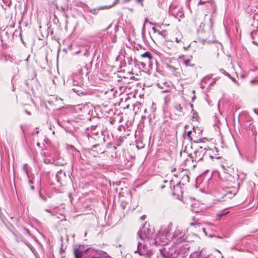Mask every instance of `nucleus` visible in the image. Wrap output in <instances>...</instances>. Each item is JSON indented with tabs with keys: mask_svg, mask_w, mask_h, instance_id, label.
Returning <instances> with one entry per match:
<instances>
[{
	"mask_svg": "<svg viewBox=\"0 0 258 258\" xmlns=\"http://www.w3.org/2000/svg\"><path fill=\"white\" fill-rule=\"evenodd\" d=\"M190 248L189 244L185 243L181 246L166 245L160 248L159 250L161 255L165 258H185Z\"/></svg>",
	"mask_w": 258,
	"mask_h": 258,
	"instance_id": "obj_1",
	"label": "nucleus"
},
{
	"mask_svg": "<svg viewBox=\"0 0 258 258\" xmlns=\"http://www.w3.org/2000/svg\"><path fill=\"white\" fill-rule=\"evenodd\" d=\"M115 30L110 33L106 30H103L102 32L98 33V36L101 40L102 47L103 50L109 49L111 48L113 44L116 42V36L115 34Z\"/></svg>",
	"mask_w": 258,
	"mask_h": 258,
	"instance_id": "obj_2",
	"label": "nucleus"
},
{
	"mask_svg": "<svg viewBox=\"0 0 258 258\" xmlns=\"http://www.w3.org/2000/svg\"><path fill=\"white\" fill-rule=\"evenodd\" d=\"M171 239L174 241V245L181 246L185 243H188L187 236H186L185 231L176 228L172 234Z\"/></svg>",
	"mask_w": 258,
	"mask_h": 258,
	"instance_id": "obj_3",
	"label": "nucleus"
},
{
	"mask_svg": "<svg viewBox=\"0 0 258 258\" xmlns=\"http://www.w3.org/2000/svg\"><path fill=\"white\" fill-rule=\"evenodd\" d=\"M91 139L95 140L97 143L92 147L90 152H94L95 151L94 149L96 148H99L100 149V144L108 142V139H109L107 128H105L102 130L100 131V133H99V135H96V136L92 137Z\"/></svg>",
	"mask_w": 258,
	"mask_h": 258,
	"instance_id": "obj_4",
	"label": "nucleus"
},
{
	"mask_svg": "<svg viewBox=\"0 0 258 258\" xmlns=\"http://www.w3.org/2000/svg\"><path fill=\"white\" fill-rule=\"evenodd\" d=\"M248 128L249 131H251L252 136L254 137V145L251 151H247L246 158L248 161L252 162L255 159V154L256 152V136L257 133L255 128L254 127V126L251 125V123L249 124Z\"/></svg>",
	"mask_w": 258,
	"mask_h": 258,
	"instance_id": "obj_5",
	"label": "nucleus"
},
{
	"mask_svg": "<svg viewBox=\"0 0 258 258\" xmlns=\"http://www.w3.org/2000/svg\"><path fill=\"white\" fill-rule=\"evenodd\" d=\"M207 146L199 145L198 148L192 154H190L189 156L192 162H199L201 161L206 153Z\"/></svg>",
	"mask_w": 258,
	"mask_h": 258,
	"instance_id": "obj_6",
	"label": "nucleus"
},
{
	"mask_svg": "<svg viewBox=\"0 0 258 258\" xmlns=\"http://www.w3.org/2000/svg\"><path fill=\"white\" fill-rule=\"evenodd\" d=\"M150 230L149 228L146 227L145 225H144L142 228L140 229L138 232V236L142 240L146 239H150L151 236L150 234Z\"/></svg>",
	"mask_w": 258,
	"mask_h": 258,
	"instance_id": "obj_7",
	"label": "nucleus"
},
{
	"mask_svg": "<svg viewBox=\"0 0 258 258\" xmlns=\"http://www.w3.org/2000/svg\"><path fill=\"white\" fill-rule=\"evenodd\" d=\"M73 83L74 86H76L77 87L72 88V90L77 93L78 95L82 96L87 94L86 92L81 91L79 88L83 85V81L81 79H79L78 81L75 80V78L73 79Z\"/></svg>",
	"mask_w": 258,
	"mask_h": 258,
	"instance_id": "obj_8",
	"label": "nucleus"
},
{
	"mask_svg": "<svg viewBox=\"0 0 258 258\" xmlns=\"http://www.w3.org/2000/svg\"><path fill=\"white\" fill-rule=\"evenodd\" d=\"M47 101L50 105L54 106L58 105L60 107L63 104L62 99L55 95L50 96L47 100Z\"/></svg>",
	"mask_w": 258,
	"mask_h": 258,
	"instance_id": "obj_9",
	"label": "nucleus"
},
{
	"mask_svg": "<svg viewBox=\"0 0 258 258\" xmlns=\"http://www.w3.org/2000/svg\"><path fill=\"white\" fill-rule=\"evenodd\" d=\"M101 125L98 124L95 126L92 125L90 127V133H88L87 137L89 140H90V138H92V137H94L96 136V135H99V133L101 131Z\"/></svg>",
	"mask_w": 258,
	"mask_h": 258,
	"instance_id": "obj_10",
	"label": "nucleus"
},
{
	"mask_svg": "<svg viewBox=\"0 0 258 258\" xmlns=\"http://www.w3.org/2000/svg\"><path fill=\"white\" fill-rule=\"evenodd\" d=\"M173 195L174 196H177L178 197L181 196L182 195L183 190L182 189V187L181 186V182H178L175 185L173 186Z\"/></svg>",
	"mask_w": 258,
	"mask_h": 258,
	"instance_id": "obj_11",
	"label": "nucleus"
},
{
	"mask_svg": "<svg viewBox=\"0 0 258 258\" xmlns=\"http://www.w3.org/2000/svg\"><path fill=\"white\" fill-rule=\"evenodd\" d=\"M237 189L236 187H232L228 190L225 196L228 197V198L231 199L237 193Z\"/></svg>",
	"mask_w": 258,
	"mask_h": 258,
	"instance_id": "obj_12",
	"label": "nucleus"
},
{
	"mask_svg": "<svg viewBox=\"0 0 258 258\" xmlns=\"http://www.w3.org/2000/svg\"><path fill=\"white\" fill-rule=\"evenodd\" d=\"M251 38L252 39V43L258 46V34L257 31H253L251 33Z\"/></svg>",
	"mask_w": 258,
	"mask_h": 258,
	"instance_id": "obj_13",
	"label": "nucleus"
},
{
	"mask_svg": "<svg viewBox=\"0 0 258 258\" xmlns=\"http://www.w3.org/2000/svg\"><path fill=\"white\" fill-rule=\"evenodd\" d=\"M74 254L75 258H82L83 251L79 248H74Z\"/></svg>",
	"mask_w": 258,
	"mask_h": 258,
	"instance_id": "obj_14",
	"label": "nucleus"
},
{
	"mask_svg": "<svg viewBox=\"0 0 258 258\" xmlns=\"http://www.w3.org/2000/svg\"><path fill=\"white\" fill-rule=\"evenodd\" d=\"M124 61L125 63H127L129 65H132L134 63V59L132 58L131 55L126 53L124 55Z\"/></svg>",
	"mask_w": 258,
	"mask_h": 258,
	"instance_id": "obj_15",
	"label": "nucleus"
},
{
	"mask_svg": "<svg viewBox=\"0 0 258 258\" xmlns=\"http://www.w3.org/2000/svg\"><path fill=\"white\" fill-rule=\"evenodd\" d=\"M143 57H147L150 61L155 60V58L152 55L151 53L149 51H146L142 54Z\"/></svg>",
	"mask_w": 258,
	"mask_h": 258,
	"instance_id": "obj_16",
	"label": "nucleus"
},
{
	"mask_svg": "<svg viewBox=\"0 0 258 258\" xmlns=\"http://www.w3.org/2000/svg\"><path fill=\"white\" fill-rule=\"evenodd\" d=\"M189 181V177L187 174H184L179 182H181V184L184 185V184L188 182Z\"/></svg>",
	"mask_w": 258,
	"mask_h": 258,
	"instance_id": "obj_17",
	"label": "nucleus"
},
{
	"mask_svg": "<svg viewBox=\"0 0 258 258\" xmlns=\"http://www.w3.org/2000/svg\"><path fill=\"white\" fill-rule=\"evenodd\" d=\"M161 236H162L163 237V238L164 237H167L169 235H168L167 234H166L165 235H164V234L163 233V232H161L160 231L156 236V237L155 238V240H156V242H158V240L160 239L161 238Z\"/></svg>",
	"mask_w": 258,
	"mask_h": 258,
	"instance_id": "obj_18",
	"label": "nucleus"
},
{
	"mask_svg": "<svg viewBox=\"0 0 258 258\" xmlns=\"http://www.w3.org/2000/svg\"><path fill=\"white\" fill-rule=\"evenodd\" d=\"M183 63L186 67L190 66V67H194L195 66V64L194 63H190V58L186 59H183Z\"/></svg>",
	"mask_w": 258,
	"mask_h": 258,
	"instance_id": "obj_19",
	"label": "nucleus"
},
{
	"mask_svg": "<svg viewBox=\"0 0 258 258\" xmlns=\"http://www.w3.org/2000/svg\"><path fill=\"white\" fill-rule=\"evenodd\" d=\"M107 148L110 150L112 151H115L116 149V147L110 143H108L107 144Z\"/></svg>",
	"mask_w": 258,
	"mask_h": 258,
	"instance_id": "obj_20",
	"label": "nucleus"
},
{
	"mask_svg": "<svg viewBox=\"0 0 258 258\" xmlns=\"http://www.w3.org/2000/svg\"><path fill=\"white\" fill-rule=\"evenodd\" d=\"M175 109L179 112H182L183 108L180 104H176L174 106Z\"/></svg>",
	"mask_w": 258,
	"mask_h": 258,
	"instance_id": "obj_21",
	"label": "nucleus"
},
{
	"mask_svg": "<svg viewBox=\"0 0 258 258\" xmlns=\"http://www.w3.org/2000/svg\"><path fill=\"white\" fill-rule=\"evenodd\" d=\"M79 52H83V54L84 56H88L89 55V52L86 48H83L82 50H80L79 51H77V53Z\"/></svg>",
	"mask_w": 258,
	"mask_h": 258,
	"instance_id": "obj_22",
	"label": "nucleus"
},
{
	"mask_svg": "<svg viewBox=\"0 0 258 258\" xmlns=\"http://www.w3.org/2000/svg\"><path fill=\"white\" fill-rule=\"evenodd\" d=\"M191 226H194L195 228H200V227L202 226V224L199 222H196V223H190Z\"/></svg>",
	"mask_w": 258,
	"mask_h": 258,
	"instance_id": "obj_23",
	"label": "nucleus"
},
{
	"mask_svg": "<svg viewBox=\"0 0 258 258\" xmlns=\"http://www.w3.org/2000/svg\"><path fill=\"white\" fill-rule=\"evenodd\" d=\"M80 73L81 74H84V73H85L86 75H87L88 74L87 68L86 66H85L84 68L81 69Z\"/></svg>",
	"mask_w": 258,
	"mask_h": 258,
	"instance_id": "obj_24",
	"label": "nucleus"
},
{
	"mask_svg": "<svg viewBox=\"0 0 258 258\" xmlns=\"http://www.w3.org/2000/svg\"><path fill=\"white\" fill-rule=\"evenodd\" d=\"M190 107L191 108V111L193 112V114H192L193 117L195 118L197 117V116H198V113L196 111H194L193 104H190Z\"/></svg>",
	"mask_w": 258,
	"mask_h": 258,
	"instance_id": "obj_25",
	"label": "nucleus"
},
{
	"mask_svg": "<svg viewBox=\"0 0 258 258\" xmlns=\"http://www.w3.org/2000/svg\"><path fill=\"white\" fill-rule=\"evenodd\" d=\"M23 169L26 172L27 176L29 177V173H28V169H27V164H25L23 165Z\"/></svg>",
	"mask_w": 258,
	"mask_h": 258,
	"instance_id": "obj_26",
	"label": "nucleus"
},
{
	"mask_svg": "<svg viewBox=\"0 0 258 258\" xmlns=\"http://www.w3.org/2000/svg\"><path fill=\"white\" fill-rule=\"evenodd\" d=\"M219 71L221 73L224 74L225 76H228V77H231V76L228 73H227L224 69H221Z\"/></svg>",
	"mask_w": 258,
	"mask_h": 258,
	"instance_id": "obj_27",
	"label": "nucleus"
},
{
	"mask_svg": "<svg viewBox=\"0 0 258 258\" xmlns=\"http://www.w3.org/2000/svg\"><path fill=\"white\" fill-rule=\"evenodd\" d=\"M172 181H173V180L172 179H171V180H170L169 181L168 180H164L163 182L165 183H168L170 185V188H172L171 183Z\"/></svg>",
	"mask_w": 258,
	"mask_h": 258,
	"instance_id": "obj_28",
	"label": "nucleus"
},
{
	"mask_svg": "<svg viewBox=\"0 0 258 258\" xmlns=\"http://www.w3.org/2000/svg\"><path fill=\"white\" fill-rule=\"evenodd\" d=\"M43 162L45 164H49L51 163L50 160L49 159L45 158L43 160Z\"/></svg>",
	"mask_w": 258,
	"mask_h": 258,
	"instance_id": "obj_29",
	"label": "nucleus"
},
{
	"mask_svg": "<svg viewBox=\"0 0 258 258\" xmlns=\"http://www.w3.org/2000/svg\"><path fill=\"white\" fill-rule=\"evenodd\" d=\"M29 179H28V183H29V185H31V184H32L33 183V179L31 178H30V176L29 175V177H28Z\"/></svg>",
	"mask_w": 258,
	"mask_h": 258,
	"instance_id": "obj_30",
	"label": "nucleus"
},
{
	"mask_svg": "<svg viewBox=\"0 0 258 258\" xmlns=\"http://www.w3.org/2000/svg\"><path fill=\"white\" fill-rule=\"evenodd\" d=\"M168 67L171 71L174 72L176 70V69L174 67H172L171 66L169 65V66H168Z\"/></svg>",
	"mask_w": 258,
	"mask_h": 258,
	"instance_id": "obj_31",
	"label": "nucleus"
},
{
	"mask_svg": "<svg viewBox=\"0 0 258 258\" xmlns=\"http://www.w3.org/2000/svg\"><path fill=\"white\" fill-rule=\"evenodd\" d=\"M40 197L43 199L44 201H46L47 200V198L45 196H42L41 193L39 194Z\"/></svg>",
	"mask_w": 258,
	"mask_h": 258,
	"instance_id": "obj_32",
	"label": "nucleus"
},
{
	"mask_svg": "<svg viewBox=\"0 0 258 258\" xmlns=\"http://www.w3.org/2000/svg\"><path fill=\"white\" fill-rule=\"evenodd\" d=\"M250 72H255V71H256V72H257V73L256 75H258V68H257L256 67H255V68H253V69H251L250 70Z\"/></svg>",
	"mask_w": 258,
	"mask_h": 258,
	"instance_id": "obj_33",
	"label": "nucleus"
},
{
	"mask_svg": "<svg viewBox=\"0 0 258 258\" xmlns=\"http://www.w3.org/2000/svg\"><path fill=\"white\" fill-rule=\"evenodd\" d=\"M192 133V131L190 130V131H189L187 132V137L190 139H191V137H190V135Z\"/></svg>",
	"mask_w": 258,
	"mask_h": 258,
	"instance_id": "obj_34",
	"label": "nucleus"
},
{
	"mask_svg": "<svg viewBox=\"0 0 258 258\" xmlns=\"http://www.w3.org/2000/svg\"><path fill=\"white\" fill-rule=\"evenodd\" d=\"M34 131H35V134H38L39 133V130L38 127H35Z\"/></svg>",
	"mask_w": 258,
	"mask_h": 258,
	"instance_id": "obj_35",
	"label": "nucleus"
},
{
	"mask_svg": "<svg viewBox=\"0 0 258 258\" xmlns=\"http://www.w3.org/2000/svg\"><path fill=\"white\" fill-rule=\"evenodd\" d=\"M199 144H204V142L203 141V139H199V141L197 142Z\"/></svg>",
	"mask_w": 258,
	"mask_h": 258,
	"instance_id": "obj_36",
	"label": "nucleus"
},
{
	"mask_svg": "<svg viewBox=\"0 0 258 258\" xmlns=\"http://www.w3.org/2000/svg\"><path fill=\"white\" fill-rule=\"evenodd\" d=\"M205 3V1H203V0H200L199 2V5H203L204 4V3Z\"/></svg>",
	"mask_w": 258,
	"mask_h": 258,
	"instance_id": "obj_37",
	"label": "nucleus"
},
{
	"mask_svg": "<svg viewBox=\"0 0 258 258\" xmlns=\"http://www.w3.org/2000/svg\"><path fill=\"white\" fill-rule=\"evenodd\" d=\"M135 253H137L138 252L139 253L140 255H142V254L141 253L140 251V250H139V248L138 247L137 249L135 251Z\"/></svg>",
	"mask_w": 258,
	"mask_h": 258,
	"instance_id": "obj_38",
	"label": "nucleus"
},
{
	"mask_svg": "<svg viewBox=\"0 0 258 258\" xmlns=\"http://www.w3.org/2000/svg\"><path fill=\"white\" fill-rule=\"evenodd\" d=\"M175 42L177 43H179L180 42V39H178V38H175Z\"/></svg>",
	"mask_w": 258,
	"mask_h": 258,
	"instance_id": "obj_39",
	"label": "nucleus"
},
{
	"mask_svg": "<svg viewBox=\"0 0 258 258\" xmlns=\"http://www.w3.org/2000/svg\"><path fill=\"white\" fill-rule=\"evenodd\" d=\"M155 33H158L159 35H162V33L159 30H157Z\"/></svg>",
	"mask_w": 258,
	"mask_h": 258,
	"instance_id": "obj_40",
	"label": "nucleus"
},
{
	"mask_svg": "<svg viewBox=\"0 0 258 258\" xmlns=\"http://www.w3.org/2000/svg\"><path fill=\"white\" fill-rule=\"evenodd\" d=\"M96 9H91V10H90V12H91V13H93V14H94V13H95V12H96Z\"/></svg>",
	"mask_w": 258,
	"mask_h": 258,
	"instance_id": "obj_41",
	"label": "nucleus"
},
{
	"mask_svg": "<svg viewBox=\"0 0 258 258\" xmlns=\"http://www.w3.org/2000/svg\"><path fill=\"white\" fill-rule=\"evenodd\" d=\"M25 112L29 115H31V113L30 111H28V110H25Z\"/></svg>",
	"mask_w": 258,
	"mask_h": 258,
	"instance_id": "obj_42",
	"label": "nucleus"
},
{
	"mask_svg": "<svg viewBox=\"0 0 258 258\" xmlns=\"http://www.w3.org/2000/svg\"><path fill=\"white\" fill-rule=\"evenodd\" d=\"M29 185L30 186L31 189L32 190H34V186L32 184H31V185Z\"/></svg>",
	"mask_w": 258,
	"mask_h": 258,
	"instance_id": "obj_43",
	"label": "nucleus"
},
{
	"mask_svg": "<svg viewBox=\"0 0 258 258\" xmlns=\"http://www.w3.org/2000/svg\"><path fill=\"white\" fill-rule=\"evenodd\" d=\"M157 30V29L155 27H153V28H152V30L153 31V32H154V33H156V30Z\"/></svg>",
	"mask_w": 258,
	"mask_h": 258,
	"instance_id": "obj_44",
	"label": "nucleus"
},
{
	"mask_svg": "<svg viewBox=\"0 0 258 258\" xmlns=\"http://www.w3.org/2000/svg\"><path fill=\"white\" fill-rule=\"evenodd\" d=\"M40 145H41V144H40V143H39V142L37 143V147H39V148H42V147H41V146H40Z\"/></svg>",
	"mask_w": 258,
	"mask_h": 258,
	"instance_id": "obj_45",
	"label": "nucleus"
},
{
	"mask_svg": "<svg viewBox=\"0 0 258 258\" xmlns=\"http://www.w3.org/2000/svg\"><path fill=\"white\" fill-rule=\"evenodd\" d=\"M142 245V243L141 242L139 241L138 243V247L139 248V247Z\"/></svg>",
	"mask_w": 258,
	"mask_h": 258,
	"instance_id": "obj_46",
	"label": "nucleus"
},
{
	"mask_svg": "<svg viewBox=\"0 0 258 258\" xmlns=\"http://www.w3.org/2000/svg\"><path fill=\"white\" fill-rule=\"evenodd\" d=\"M202 231H203L204 233H205L206 234V231H206V229H205V228L202 227Z\"/></svg>",
	"mask_w": 258,
	"mask_h": 258,
	"instance_id": "obj_47",
	"label": "nucleus"
},
{
	"mask_svg": "<svg viewBox=\"0 0 258 258\" xmlns=\"http://www.w3.org/2000/svg\"><path fill=\"white\" fill-rule=\"evenodd\" d=\"M229 78H231L233 82H234L235 83L236 82V80L235 79L232 78L231 77H229Z\"/></svg>",
	"mask_w": 258,
	"mask_h": 258,
	"instance_id": "obj_48",
	"label": "nucleus"
},
{
	"mask_svg": "<svg viewBox=\"0 0 258 258\" xmlns=\"http://www.w3.org/2000/svg\"><path fill=\"white\" fill-rule=\"evenodd\" d=\"M165 187V185H162L161 186H160V188L161 189H163V188H164Z\"/></svg>",
	"mask_w": 258,
	"mask_h": 258,
	"instance_id": "obj_49",
	"label": "nucleus"
},
{
	"mask_svg": "<svg viewBox=\"0 0 258 258\" xmlns=\"http://www.w3.org/2000/svg\"><path fill=\"white\" fill-rule=\"evenodd\" d=\"M196 99V96H194L191 99L192 101H194L195 99Z\"/></svg>",
	"mask_w": 258,
	"mask_h": 258,
	"instance_id": "obj_50",
	"label": "nucleus"
},
{
	"mask_svg": "<svg viewBox=\"0 0 258 258\" xmlns=\"http://www.w3.org/2000/svg\"><path fill=\"white\" fill-rule=\"evenodd\" d=\"M147 21H148V19H147V18H146V19H145V22H144V27L145 26V24H146V23Z\"/></svg>",
	"mask_w": 258,
	"mask_h": 258,
	"instance_id": "obj_51",
	"label": "nucleus"
},
{
	"mask_svg": "<svg viewBox=\"0 0 258 258\" xmlns=\"http://www.w3.org/2000/svg\"><path fill=\"white\" fill-rule=\"evenodd\" d=\"M21 128L23 132V133L24 134V131L23 128V126L22 125H21Z\"/></svg>",
	"mask_w": 258,
	"mask_h": 258,
	"instance_id": "obj_52",
	"label": "nucleus"
},
{
	"mask_svg": "<svg viewBox=\"0 0 258 258\" xmlns=\"http://www.w3.org/2000/svg\"><path fill=\"white\" fill-rule=\"evenodd\" d=\"M145 215H143V216L141 217V218H142V219H145Z\"/></svg>",
	"mask_w": 258,
	"mask_h": 258,
	"instance_id": "obj_53",
	"label": "nucleus"
},
{
	"mask_svg": "<svg viewBox=\"0 0 258 258\" xmlns=\"http://www.w3.org/2000/svg\"><path fill=\"white\" fill-rule=\"evenodd\" d=\"M45 211L47 212L51 213L50 211L48 209H46Z\"/></svg>",
	"mask_w": 258,
	"mask_h": 258,
	"instance_id": "obj_54",
	"label": "nucleus"
},
{
	"mask_svg": "<svg viewBox=\"0 0 258 258\" xmlns=\"http://www.w3.org/2000/svg\"><path fill=\"white\" fill-rule=\"evenodd\" d=\"M142 0H137V2L139 3L142 2Z\"/></svg>",
	"mask_w": 258,
	"mask_h": 258,
	"instance_id": "obj_55",
	"label": "nucleus"
},
{
	"mask_svg": "<svg viewBox=\"0 0 258 258\" xmlns=\"http://www.w3.org/2000/svg\"><path fill=\"white\" fill-rule=\"evenodd\" d=\"M226 213H225V214H220V215H219L218 216H220V217H221V216H222L223 215H224L226 214Z\"/></svg>",
	"mask_w": 258,
	"mask_h": 258,
	"instance_id": "obj_56",
	"label": "nucleus"
},
{
	"mask_svg": "<svg viewBox=\"0 0 258 258\" xmlns=\"http://www.w3.org/2000/svg\"><path fill=\"white\" fill-rule=\"evenodd\" d=\"M87 232H86L84 234V236L86 237L87 236Z\"/></svg>",
	"mask_w": 258,
	"mask_h": 258,
	"instance_id": "obj_57",
	"label": "nucleus"
},
{
	"mask_svg": "<svg viewBox=\"0 0 258 258\" xmlns=\"http://www.w3.org/2000/svg\"><path fill=\"white\" fill-rule=\"evenodd\" d=\"M96 154H98V152H97V153H96V154H94V155H93V156H96Z\"/></svg>",
	"mask_w": 258,
	"mask_h": 258,
	"instance_id": "obj_58",
	"label": "nucleus"
},
{
	"mask_svg": "<svg viewBox=\"0 0 258 258\" xmlns=\"http://www.w3.org/2000/svg\"><path fill=\"white\" fill-rule=\"evenodd\" d=\"M110 25H109V26L108 27V28H107V30H108V29H109V28H110Z\"/></svg>",
	"mask_w": 258,
	"mask_h": 258,
	"instance_id": "obj_59",
	"label": "nucleus"
},
{
	"mask_svg": "<svg viewBox=\"0 0 258 258\" xmlns=\"http://www.w3.org/2000/svg\"><path fill=\"white\" fill-rule=\"evenodd\" d=\"M254 112L255 113H257L256 111V110L254 109Z\"/></svg>",
	"mask_w": 258,
	"mask_h": 258,
	"instance_id": "obj_60",
	"label": "nucleus"
},
{
	"mask_svg": "<svg viewBox=\"0 0 258 258\" xmlns=\"http://www.w3.org/2000/svg\"><path fill=\"white\" fill-rule=\"evenodd\" d=\"M167 92V90H164L163 91V92Z\"/></svg>",
	"mask_w": 258,
	"mask_h": 258,
	"instance_id": "obj_61",
	"label": "nucleus"
},
{
	"mask_svg": "<svg viewBox=\"0 0 258 258\" xmlns=\"http://www.w3.org/2000/svg\"><path fill=\"white\" fill-rule=\"evenodd\" d=\"M174 176H177V174H174Z\"/></svg>",
	"mask_w": 258,
	"mask_h": 258,
	"instance_id": "obj_62",
	"label": "nucleus"
},
{
	"mask_svg": "<svg viewBox=\"0 0 258 258\" xmlns=\"http://www.w3.org/2000/svg\"><path fill=\"white\" fill-rule=\"evenodd\" d=\"M91 258H96V256H92Z\"/></svg>",
	"mask_w": 258,
	"mask_h": 258,
	"instance_id": "obj_63",
	"label": "nucleus"
},
{
	"mask_svg": "<svg viewBox=\"0 0 258 258\" xmlns=\"http://www.w3.org/2000/svg\"><path fill=\"white\" fill-rule=\"evenodd\" d=\"M96 258H102V257H97V256H96Z\"/></svg>",
	"mask_w": 258,
	"mask_h": 258,
	"instance_id": "obj_64",
	"label": "nucleus"
}]
</instances>
